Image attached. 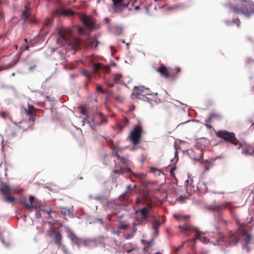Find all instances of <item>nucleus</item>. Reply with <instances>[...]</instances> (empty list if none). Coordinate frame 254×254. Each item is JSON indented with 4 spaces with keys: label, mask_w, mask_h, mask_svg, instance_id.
<instances>
[{
    "label": "nucleus",
    "mask_w": 254,
    "mask_h": 254,
    "mask_svg": "<svg viewBox=\"0 0 254 254\" xmlns=\"http://www.w3.org/2000/svg\"><path fill=\"white\" fill-rule=\"evenodd\" d=\"M105 20L107 22H108L109 21H110V19L108 18H106Z\"/></svg>",
    "instance_id": "nucleus-55"
},
{
    "label": "nucleus",
    "mask_w": 254,
    "mask_h": 254,
    "mask_svg": "<svg viewBox=\"0 0 254 254\" xmlns=\"http://www.w3.org/2000/svg\"><path fill=\"white\" fill-rule=\"evenodd\" d=\"M229 208L230 211L232 210V203L230 202H225L221 204H218L214 206H211L209 209L214 211H220L225 208Z\"/></svg>",
    "instance_id": "nucleus-13"
},
{
    "label": "nucleus",
    "mask_w": 254,
    "mask_h": 254,
    "mask_svg": "<svg viewBox=\"0 0 254 254\" xmlns=\"http://www.w3.org/2000/svg\"><path fill=\"white\" fill-rule=\"evenodd\" d=\"M83 74L86 75L87 77H88L89 78H91V75H90V72H89L88 71H85L83 72Z\"/></svg>",
    "instance_id": "nucleus-47"
},
{
    "label": "nucleus",
    "mask_w": 254,
    "mask_h": 254,
    "mask_svg": "<svg viewBox=\"0 0 254 254\" xmlns=\"http://www.w3.org/2000/svg\"><path fill=\"white\" fill-rule=\"evenodd\" d=\"M141 129L142 128H134L128 137V139L134 146L140 142L142 136Z\"/></svg>",
    "instance_id": "nucleus-9"
},
{
    "label": "nucleus",
    "mask_w": 254,
    "mask_h": 254,
    "mask_svg": "<svg viewBox=\"0 0 254 254\" xmlns=\"http://www.w3.org/2000/svg\"><path fill=\"white\" fill-rule=\"evenodd\" d=\"M249 122H250V123H252V126H254V122H252V121H250V120L249 121Z\"/></svg>",
    "instance_id": "nucleus-57"
},
{
    "label": "nucleus",
    "mask_w": 254,
    "mask_h": 254,
    "mask_svg": "<svg viewBox=\"0 0 254 254\" xmlns=\"http://www.w3.org/2000/svg\"><path fill=\"white\" fill-rule=\"evenodd\" d=\"M174 217H175L180 223H182V225L179 226V228L182 233L186 235H188L192 232L195 233V238L190 240L187 243L191 251L193 252L192 254H196V253L194 252L195 249V242L196 240H199L202 243H206L207 239L201 235L198 228L192 227L189 224L188 216H177L176 214H174Z\"/></svg>",
    "instance_id": "nucleus-1"
},
{
    "label": "nucleus",
    "mask_w": 254,
    "mask_h": 254,
    "mask_svg": "<svg viewBox=\"0 0 254 254\" xmlns=\"http://www.w3.org/2000/svg\"><path fill=\"white\" fill-rule=\"evenodd\" d=\"M218 118H219V115L215 113H212L209 117L208 119L206 120L205 122L206 127H212L211 125H209V124L211 123L212 120H213L214 119H216Z\"/></svg>",
    "instance_id": "nucleus-25"
},
{
    "label": "nucleus",
    "mask_w": 254,
    "mask_h": 254,
    "mask_svg": "<svg viewBox=\"0 0 254 254\" xmlns=\"http://www.w3.org/2000/svg\"><path fill=\"white\" fill-rule=\"evenodd\" d=\"M119 127H123L122 126H120Z\"/></svg>",
    "instance_id": "nucleus-62"
},
{
    "label": "nucleus",
    "mask_w": 254,
    "mask_h": 254,
    "mask_svg": "<svg viewBox=\"0 0 254 254\" xmlns=\"http://www.w3.org/2000/svg\"><path fill=\"white\" fill-rule=\"evenodd\" d=\"M129 226V223L126 221H121L119 223V229L122 230H126L128 229Z\"/></svg>",
    "instance_id": "nucleus-29"
},
{
    "label": "nucleus",
    "mask_w": 254,
    "mask_h": 254,
    "mask_svg": "<svg viewBox=\"0 0 254 254\" xmlns=\"http://www.w3.org/2000/svg\"><path fill=\"white\" fill-rule=\"evenodd\" d=\"M24 41H25V42L26 43H27L28 40H27V39H24Z\"/></svg>",
    "instance_id": "nucleus-58"
},
{
    "label": "nucleus",
    "mask_w": 254,
    "mask_h": 254,
    "mask_svg": "<svg viewBox=\"0 0 254 254\" xmlns=\"http://www.w3.org/2000/svg\"><path fill=\"white\" fill-rule=\"evenodd\" d=\"M77 15L88 30L92 31L99 28L98 25L96 23L95 18L92 16L80 13H77Z\"/></svg>",
    "instance_id": "nucleus-7"
},
{
    "label": "nucleus",
    "mask_w": 254,
    "mask_h": 254,
    "mask_svg": "<svg viewBox=\"0 0 254 254\" xmlns=\"http://www.w3.org/2000/svg\"><path fill=\"white\" fill-rule=\"evenodd\" d=\"M36 67V64H34L33 65V66H31L29 67V71H32L34 69H35V68Z\"/></svg>",
    "instance_id": "nucleus-50"
},
{
    "label": "nucleus",
    "mask_w": 254,
    "mask_h": 254,
    "mask_svg": "<svg viewBox=\"0 0 254 254\" xmlns=\"http://www.w3.org/2000/svg\"><path fill=\"white\" fill-rule=\"evenodd\" d=\"M140 202H141V201H140V199L138 197L136 198L135 199V204L138 205Z\"/></svg>",
    "instance_id": "nucleus-51"
},
{
    "label": "nucleus",
    "mask_w": 254,
    "mask_h": 254,
    "mask_svg": "<svg viewBox=\"0 0 254 254\" xmlns=\"http://www.w3.org/2000/svg\"><path fill=\"white\" fill-rule=\"evenodd\" d=\"M134 9L136 10H138L140 9V7L138 6H136L135 7Z\"/></svg>",
    "instance_id": "nucleus-53"
},
{
    "label": "nucleus",
    "mask_w": 254,
    "mask_h": 254,
    "mask_svg": "<svg viewBox=\"0 0 254 254\" xmlns=\"http://www.w3.org/2000/svg\"><path fill=\"white\" fill-rule=\"evenodd\" d=\"M156 71L159 72L161 76L165 78L174 79L178 76V73L181 71L179 67H176L174 69H168L164 64H161L157 69Z\"/></svg>",
    "instance_id": "nucleus-6"
},
{
    "label": "nucleus",
    "mask_w": 254,
    "mask_h": 254,
    "mask_svg": "<svg viewBox=\"0 0 254 254\" xmlns=\"http://www.w3.org/2000/svg\"><path fill=\"white\" fill-rule=\"evenodd\" d=\"M99 41L96 39H92L89 42V46L92 47L96 48L98 46Z\"/></svg>",
    "instance_id": "nucleus-32"
},
{
    "label": "nucleus",
    "mask_w": 254,
    "mask_h": 254,
    "mask_svg": "<svg viewBox=\"0 0 254 254\" xmlns=\"http://www.w3.org/2000/svg\"><path fill=\"white\" fill-rule=\"evenodd\" d=\"M0 191L3 194V195H5L6 194H10L12 191L9 186L6 184H2L0 187Z\"/></svg>",
    "instance_id": "nucleus-22"
},
{
    "label": "nucleus",
    "mask_w": 254,
    "mask_h": 254,
    "mask_svg": "<svg viewBox=\"0 0 254 254\" xmlns=\"http://www.w3.org/2000/svg\"><path fill=\"white\" fill-rule=\"evenodd\" d=\"M242 4V7L237 5H233L231 7L237 14H243L249 16L254 13V3L252 0H240Z\"/></svg>",
    "instance_id": "nucleus-4"
},
{
    "label": "nucleus",
    "mask_w": 254,
    "mask_h": 254,
    "mask_svg": "<svg viewBox=\"0 0 254 254\" xmlns=\"http://www.w3.org/2000/svg\"><path fill=\"white\" fill-rule=\"evenodd\" d=\"M131 190V185H127L126 187V190L124 193H123L122 195L120 196L121 198H125L129 196L128 193Z\"/></svg>",
    "instance_id": "nucleus-30"
},
{
    "label": "nucleus",
    "mask_w": 254,
    "mask_h": 254,
    "mask_svg": "<svg viewBox=\"0 0 254 254\" xmlns=\"http://www.w3.org/2000/svg\"><path fill=\"white\" fill-rule=\"evenodd\" d=\"M142 203L143 207L135 212L136 222L132 224V236L137 231V226L144 225L151 221L150 218L153 212L152 203L150 202H146L145 200H143Z\"/></svg>",
    "instance_id": "nucleus-2"
},
{
    "label": "nucleus",
    "mask_w": 254,
    "mask_h": 254,
    "mask_svg": "<svg viewBox=\"0 0 254 254\" xmlns=\"http://www.w3.org/2000/svg\"><path fill=\"white\" fill-rule=\"evenodd\" d=\"M202 185L206 188V189H208V187H211L213 184L211 182H203Z\"/></svg>",
    "instance_id": "nucleus-39"
},
{
    "label": "nucleus",
    "mask_w": 254,
    "mask_h": 254,
    "mask_svg": "<svg viewBox=\"0 0 254 254\" xmlns=\"http://www.w3.org/2000/svg\"><path fill=\"white\" fill-rule=\"evenodd\" d=\"M243 236L244 238L243 240V249L246 253H249L251 251V248L249 247V244L251 241V236L247 234L246 232L244 231Z\"/></svg>",
    "instance_id": "nucleus-14"
},
{
    "label": "nucleus",
    "mask_w": 254,
    "mask_h": 254,
    "mask_svg": "<svg viewBox=\"0 0 254 254\" xmlns=\"http://www.w3.org/2000/svg\"><path fill=\"white\" fill-rule=\"evenodd\" d=\"M0 116L3 119H9L10 115L7 112L2 111L0 112Z\"/></svg>",
    "instance_id": "nucleus-35"
},
{
    "label": "nucleus",
    "mask_w": 254,
    "mask_h": 254,
    "mask_svg": "<svg viewBox=\"0 0 254 254\" xmlns=\"http://www.w3.org/2000/svg\"><path fill=\"white\" fill-rule=\"evenodd\" d=\"M59 35L61 40L67 44H71L73 40L72 32L70 30L61 29L59 31Z\"/></svg>",
    "instance_id": "nucleus-11"
},
{
    "label": "nucleus",
    "mask_w": 254,
    "mask_h": 254,
    "mask_svg": "<svg viewBox=\"0 0 254 254\" xmlns=\"http://www.w3.org/2000/svg\"><path fill=\"white\" fill-rule=\"evenodd\" d=\"M135 94L137 95H152V93L151 90L144 86L137 87L134 89Z\"/></svg>",
    "instance_id": "nucleus-16"
},
{
    "label": "nucleus",
    "mask_w": 254,
    "mask_h": 254,
    "mask_svg": "<svg viewBox=\"0 0 254 254\" xmlns=\"http://www.w3.org/2000/svg\"><path fill=\"white\" fill-rule=\"evenodd\" d=\"M2 37V36H1L0 37V39H1V38Z\"/></svg>",
    "instance_id": "nucleus-63"
},
{
    "label": "nucleus",
    "mask_w": 254,
    "mask_h": 254,
    "mask_svg": "<svg viewBox=\"0 0 254 254\" xmlns=\"http://www.w3.org/2000/svg\"><path fill=\"white\" fill-rule=\"evenodd\" d=\"M129 121L127 119V118H125L123 120V123H124V125L125 126H128V123Z\"/></svg>",
    "instance_id": "nucleus-45"
},
{
    "label": "nucleus",
    "mask_w": 254,
    "mask_h": 254,
    "mask_svg": "<svg viewBox=\"0 0 254 254\" xmlns=\"http://www.w3.org/2000/svg\"><path fill=\"white\" fill-rule=\"evenodd\" d=\"M218 220L219 223H224V224H226L227 223V221H226L225 220H224L221 217V215L219 216Z\"/></svg>",
    "instance_id": "nucleus-42"
},
{
    "label": "nucleus",
    "mask_w": 254,
    "mask_h": 254,
    "mask_svg": "<svg viewBox=\"0 0 254 254\" xmlns=\"http://www.w3.org/2000/svg\"><path fill=\"white\" fill-rule=\"evenodd\" d=\"M113 9L114 12H121L124 9L128 6V4L124 3L123 0H112Z\"/></svg>",
    "instance_id": "nucleus-12"
},
{
    "label": "nucleus",
    "mask_w": 254,
    "mask_h": 254,
    "mask_svg": "<svg viewBox=\"0 0 254 254\" xmlns=\"http://www.w3.org/2000/svg\"><path fill=\"white\" fill-rule=\"evenodd\" d=\"M3 200L7 203H11L14 204L15 203V199L14 197L10 194H6L3 196Z\"/></svg>",
    "instance_id": "nucleus-26"
},
{
    "label": "nucleus",
    "mask_w": 254,
    "mask_h": 254,
    "mask_svg": "<svg viewBox=\"0 0 254 254\" xmlns=\"http://www.w3.org/2000/svg\"><path fill=\"white\" fill-rule=\"evenodd\" d=\"M106 83H107L108 86L110 87H112L114 86V83L109 81V80L106 81Z\"/></svg>",
    "instance_id": "nucleus-46"
},
{
    "label": "nucleus",
    "mask_w": 254,
    "mask_h": 254,
    "mask_svg": "<svg viewBox=\"0 0 254 254\" xmlns=\"http://www.w3.org/2000/svg\"><path fill=\"white\" fill-rule=\"evenodd\" d=\"M96 90L98 92L103 93H104V90H103L102 87L100 85H97L96 87Z\"/></svg>",
    "instance_id": "nucleus-40"
},
{
    "label": "nucleus",
    "mask_w": 254,
    "mask_h": 254,
    "mask_svg": "<svg viewBox=\"0 0 254 254\" xmlns=\"http://www.w3.org/2000/svg\"><path fill=\"white\" fill-rule=\"evenodd\" d=\"M30 15V8L28 6H25V10L22 11V16L24 20L28 19Z\"/></svg>",
    "instance_id": "nucleus-24"
},
{
    "label": "nucleus",
    "mask_w": 254,
    "mask_h": 254,
    "mask_svg": "<svg viewBox=\"0 0 254 254\" xmlns=\"http://www.w3.org/2000/svg\"><path fill=\"white\" fill-rule=\"evenodd\" d=\"M65 68H67V65H65Z\"/></svg>",
    "instance_id": "nucleus-61"
},
{
    "label": "nucleus",
    "mask_w": 254,
    "mask_h": 254,
    "mask_svg": "<svg viewBox=\"0 0 254 254\" xmlns=\"http://www.w3.org/2000/svg\"><path fill=\"white\" fill-rule=\"evenodd\" d=\"M74 68L73 66H71V67H70V68H71V69H72V68Z\"/></svg>",
    "instance_id": "nucleus-59"
},
{
    "label": "nucleus",
    "mask_w": 254,
    "mask_h": 254,
    "mask_svg": "<svg viewBox=\"0 0 254 254\" xmlns=\"http://www.w3.org/2000/svg\"><path fill=\"white\" fill-rule=\"evenodd\" d=\"M108 122L107 119L103 116L102 113L96 112L88 118L87 123L91 127L104 125Z\"/></svg>",
    "instance_id": "nucleus-8"
},
{
    "label": "nucleus",
    "mask_w": 254,
    "mask_h": 254,
    "mask_svg": "<svg viewBox=\"0 0 254 254\" xmlns=\"http://www.w3.org/2000/svg\"><path fill=\"white\" fill-rule=\"evenodd\" d=\"M74 13V12L70 9L64 10L62 12V14L65 16L73 15Z\"/></svg>",
    "instance_id": "nucleus-34"
},
{
    "label": "nucleus",
    "mask_w": 254,
    "mask_h": 254,
    "mask_svg": "<svg viewBox=\"0 0 254 254\" xmlns=\"http://www.w3.org/2000/svg\"><path fill=\"white\" fill-rule=\"evenodd\" d=\"M29 47L28 46H26L25 50H29Z\"/></svg>",
    "instance_id": "nucleus-54"
},
{
    "label": "nucleus",
    "mask_w": 254,
    "mask_h": 254,
    "mask_svg": "<svg viewBox=\"0 0 254 254\" xmlns=\"http://www.w3.org/2000/svg\"><path fill=\"white\" fill-rule=\"evenodd\" d=\"M19 203L22 204L29 211H32L33 210V206L30 204L26 199H21L19 200Z\"/></svg>",
    "instance_id": "nucleus-23"
},
{
    "label": "nucleus",
    "mask_w": 254,
    "mask_h": 254,
    "mask_svg": "<svg viewBox=\"0 0 254 254\" xmlns=\"http://www.w3.org/2000/svg\"><path fill=\"white\" fill-rule=\"evenodd\" d=\"M134 127H141V124L140 123H138L137 125L134 126Z\"/></svg>",
    "instance_id": "nucleus-52"
},
{
    "label": "nucleus",
    "mask_w": 254,
    "mask_h": 254,
    "mask_svg": "<svg viewBox=\"0 0 254 254\" xmlns=\"http://www.w3.org/2000/svg\"><path fill=\"white\" fill-rule=\"evenodd\" d=\"M93 69L95 72H97L101 69L105 70L106 72H109L110 71V67L106 66L101 63H98V64L94 63L93 66Z\"/></svg>",
    "instance_id": "nucleus-19"
},
{
    "label": "nucleus",
    "mask_w": 254,
    "mask_h": 254,
    "mask_svg": "<svg viewBox=\"0 0 254 254\" xmlns=\"http://www.w3.org/2000/svg\"><path fill=\"white\" fill-rule=\"evenodd\" d=\"M155 95H158V93H155Z\"/></svg>",
    "instance_id": "nucleus-60"
},
{
    "label": "nucleus",
    "mask_w": 254,
    "mask_h": 254,
    "mask_svg": "<svg viewBox=\"0 0 254 254\" xmlns=\"http://www.w3.org/2000/svg\"><path fill=\"white\" fill-rule=\"evenodd\" d=\"M203 165L205 167V171H208L214 166V164L213 161L206 160L203 163Z\"/></svg>",
    "instance_id": "nucleus-28"
},
{
    "label": "nucleus",
    "mask_w": 254,
    "mask_h": 254,
    "mask_svg": "<svg viewBox=\"0 0 254 254\" xmlns=\"http://www.w3.org/2000/svg\"><path fill=\"white\" fill-rule=\"evenodd\" d=\"M69 238L72 242L77 246H80L82 243V240L77 237L73 233L70 232L68 234Z\"/></svg>",
    "instance_id": "nucleus-21"
},
{
    "label": "nucleus",
    "mask_w": 254,
    "mask_h": 254,
    "mask_svg": "<svg viewBox=\"0 0 254 254\" xmlns=\"http://www.w3.org/2000/svg\"><path fill=\"white\" fill-rule=\"evenodd\" d=\"M79 110L80 113L85 117V118L83 119L82 121V126H84L85 122H87L88 119L89 118H90V115H89V113H88L87 108L85 106L79 107Z\"/></svg>",
    "instance_id": "nucleus-18"
},
{
    "label": "nucleus",
    "mask_w": 254,
    "mask_h": 254,
    "mask_svg": "<svg viewBox=\"0 0 254 254\" xmlns=\"http://www.w3.org/2000/svg\"><path fill=\"white\" fill-rule=\"evenodd\" d=\"M57 246L58 248H61L65 254H70L69 253L68 249H67L66 246L64 245L62 243L60 245H58Z\"/></svg>",
    "instance_id": "nucleus-33"
},
{
    "label": "nucleus",
    "mask_w": 254,
    "mask_h": 254,
    "mask_svg": "<svg viewBox=\"0 0 254 254\" xmlns=\"http://www.w3.org/2000/svg\"><path fill=\"white\" fill-rule=\"evenodd\" d=\"M35 215L37 218H40L41 217V213L39 210H37Z\"/></svg>",
    "instance_id": "nucleus-44"
},
{
    "label": "nucleus",
    "mask_w": 254,
    "mask_h": 254,
    "mask_svg": "<svg viewBox=\"0 0 254 254\" xmlns=\"http://www.w3.org/2000/svg\"><path fill=\"white\" fill-rule=\"evenodd\" d=\"M113 154L117 158L114 160L115 166L114 167L113 172L116 174L123 175L126 173H129L132 176L136 178L143 179L145 175L141 174H135L131 170V162L124 158L121 157L118 153L115 150L113 151Z\"/></svg>",
    "instance_id": "nucleus-3"
},
{
    "label": "nucleus",
    "mask_w": 254,
    "mask_h": 254,
    "mask_svg": "<svg viewBox=\"0 0 254 254\" xmlns=\"http://www.w3.org/2000/svg\"><path fill=\"white\" fill-rule=\"evenodd\" d=\"M53 20L50 18H47L45 21V25L47 27L50 26L53 23Z\"/></svg>",
    "instance_id": "nucleus-36"
},
{
    "label": "nucleus",
    "mask_w": 254,
    "mask_h": 254,
    "mask_svg": "<svg viewBox=\"0 0 254 254\" xmlns=\"http://www.w3.org/2000/svg\"><path fill=\"white\" fill-rule=\"evenodd\" d=\"M151 221L152 222V228L153 230V233L154 235H157L159 232V228L161 225V223L160 220L156 219L153 216L152 214V216L150 218Z\"/></svg>",
    "instance_id": "nucleus-17"
},
{
    "label": "nucleus",
    "mask_w": 254,
    "mask_h": 254,
    "mask_svg": "<svg viewBox=\"0 0 254 254\" xmlns=\"http://www.w3.org/2000/svg\"><path fill=\"white\" fill-rule=\"evenodd\" d=\"M233 23H235L236 24H237V26L239 27L240 25V19H238V18H237V19H235L233 20Z\"/></svg>",
    "instance_id": "nucleus-43"
},
{
    "label": "nucleus",
    "mask_w": 254,
    "mask_h": 254,
    "mask_svg": "<svg viewBox=\"0 0 254 254\" xmlns=\"http://www.w3.org/2000/svg\"><path fill=\"white\" fill-rule=\"evenodd\" d=\"M151 171H154L155 170V168L151 167L150 168Z\"/></svg>",
    "instance_id": "nucleus-56"
},
{
    "label": "nucleus",
    "mask_w": 254,
    "mask_h": 254,
    "mask_svg": "<svg viewBox=\"0 0 254 254\" xmlns=\"http://www.w3.org/2000/svg\"><path fill=\"white\" fill-rule=\"evenodd\" d=\"M187 196L186 195H180L176 200L179 202H183L187 199Z\"/></svg>",
    "instance_id": "nucleus-37"
},
{
    "label": "nucleus",
    "mask_w": 254,
    "mask_h": 254,
    "mask_svg": "<svg viewBox=\"0 0 254 254\" xmlns=\"http://www.w3.org/2000/svg\"><path fill=\"white\" fill-rule=\"evenodd\" d=\"M176 169L175 168H172L171 169H170V174L172 176H173L174 175H175V174H174V171Z\"/></svg>",
    "instance_id": "nucleus-48"
},
{
    "label": "nucleus",
    "mask_w": 254,
    "mask_h": 254,
    "mask_svg": "<svg viewBox=\"0 0 254 254\" xmlns=\"http://www.w3.org/2000/svg\"><path fill=\"white\" fill-rule=\"evenodd\" d=\"M39 209H41L42 211H43L44 212H46V213H47V214H49V217L50 218L52 219V216H51V213L52 212H55V211L53 212V211L51 210V209H50L49 210H45V209H41L40 207V208H39Z\"/></svg>",
    "instance_id": "nucleus-38"
},
{
    "label": "nucleus",
    "mask_w": 254,
    "mask_h": 254,
    "mask_svg": "<svg viewBox=\"0 0 254 254\" xmlns=\"http://www.w3.org/2000/svg\"><path fill=\"white\" fill-rule=\"evenodd\" d=\"M122 78V75L121 74L117 73L113 75V80L114 82H121Z\"/></svg>",
    "instance_id": "nucleus-31"
},
{
    "label": "nucleus",
    "mask_w": 254,
    "mask_h": 254,
    "mask_svg": "<svg viewBox=\"0 0 254 254\" xmlns=\"http://www.w3.org/2000/svg\"><path fill=\"white\" fill-rule=\"evenodd\" d=\"M29 204L33 206V209L35 208L36 210L40 208V205L38 202L35 201V197L33 195H30L29 198Z\"/></svg>",
    "instance_id": "nucleus-27"
},
{
    "label": "nucleus",
    "mask_w": 254,
    "mask_h": 254,
    "mask_svg": "<svg viewBox=\"0 0 254 254\" xmlns=\"http://www.w3.org/2000/svg\"><path fill=\"white\" fill-rule=\"evenodd\" d=\"M48 235L53 239L55 244L58 246L62 242L63 237L61 233L55 227H51L47 231Z\"/></svg>",
    "instance_id": "nucleus-10"
},
{
    "label": "nucleus",
    "mask_w": 254,
    "mask_h": 254,
    "mask_svg": "<svg viewBox=\"0 0 254 254\" xmlns=\"http://www.w3.org/2000/svg\"><path fill=\"white\" fill-rule=\"evenodd\" d=\"M241 147H243L242 153L245 155H254V147L253 146L250 145H246L245 146H244L242 145Z\"/></svg>",
    "instance_id": "nucleus-20"
},
{
    "label": "nucleus",
    "mask_w": 254,
    "mask_h": 254,
    "mask_svg": "<svg viewBox=\"0 0 254 254\" xmlns=\"http://www.w3.org/2000/svg\"><path fill=\"white\" fill-rule=\"evenodd\" d=\"M216 136L226 142H230L234 145H238L239 149L242 146V143L236 137L235 133L226 130L215 131Z\"/></svg>",
    "instance_id": "nucleus-5"
},
{
    "label": "nucleus",
    "mask_w": 254,
    "mask_h": 254,
    "mask_svg": "<svg viewBox=\"0 0 254 254\" xmlns=\"http://www.w3.org/2000/svg\"><path fill=\"white\" fill-rule=\"evenodd\" d=\"M194 121L193 120H188V121L186 122H184V123H181V124H180L179 126H180V125H184L185 124H188V123H193Z\"/></svg>",
    "instance_id": "nucleus-49"
},
{
    "label": "nucleus",
    "mask_w": 254,
    "mask_h": 254,
    "mask_svg": "<svg viewBox=\"0 0 254 254\" xmlns=\"http://www.w3.org/2000/svg\"><path fill=\"white\" fill-rule=\"evenodd\" d=\"M25 114L29 117L30 122H34L36 118L34 115L35 111H36L35 107L32 105H28V109H25Z\"/></svg>",
    "instance_id": "nucleus-15"
},
{
    "label": "nucleus",
    "mask_w": 254,
    "mask_h": 254,
    "mask_svg": "<svg viewBox=\"0 0 254 254\" xmlns=\"http://www.w3.org/2000/svg\"><path fill=\"white\" fill-rule=\"evenodd\" d=\"M183 245L184 244L179 247L174 248L173 249L174 252L175 253H178L179 252L180 250L183 247Z\"/></svg>",
    "instance_id": "nucleus-41"
}]
</instances>
